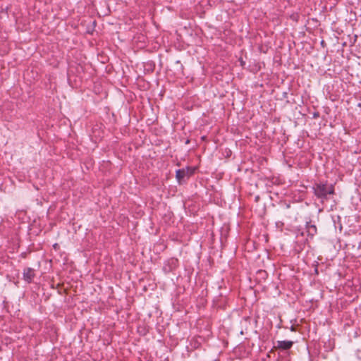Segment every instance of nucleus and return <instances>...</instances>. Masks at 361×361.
Wrapping results in <instances>:
<instances>
[{
	"mask_svg": "<svg viewBox=\"0 0 361 361\" xmlns=\"http://www.w3.org/2000/svg\"><path fill=\"white\" fill-rule=\"evenodd\" d=\"M290 330H291L292 331H295V327L292 326L290 327Z\"/></svg>",
	"mask_w": 361,
	"mask_h": 361,
	"instance_id": "nucleus-8",
	"label": "nucleus"
},
{
	"mask_svg": "<svg viewBox=\"0 0 361 361\" xmlns=\"http://www.w3.org/2000/svg\"><path fill=\"white\" fill-rule=\"evenodd\" d=\"M188 170L189 169L187 170L185 169H181L176 171V177L179 183H181L183 181H184L185 177H188L190 176Z\"/></svg>",
	"mask_w": 361,
	"mask_h": 361,
	"instance_id": "nucleus-5",
	"label": "nucleus"
},
{
	"mask_svg": "<svg viewBox=\"0 0 361 361\" xmlns=\"http://www.w3.org/2000/svg\"><path fill=\"white\" fill-rule=\"evenodd\" d=\"M307 235L312 238L317 233V226L314 224H312L310 221L306 223L305 226Z\"/></svg>",
	"mask_w": 361,
	"mask_h": 361,
	"instance_id": "nucleus-6",
	"label": "nucleus"
},
{
	"mask_svg": "<svg viewBox=\"0 0 361 361\" xmlns=\"http://www.w3.org/2000/svg\"><path fill=\"white\" fill-rule=\"evenodd\" d=\"M312 190L322 203L329 200V195L335 192L334 185L328 184L327 182L315 183L312 186Z\"/></svg>",
	"mask_w": 361,
	"mask_h": 361,
	"instance_id": "nucleus-1",
	"label": "nucleus"
},
{
	"mask_svg": "<svg viewBox=\"0 0 361 361\" xmlns=\"http://www.w3.org/2000/svg\"><path fill=\"white\" fill-rule=\"evenodd\" d=\"M178 261L176 258H171L166 260L163 266V271L166 273L173 271L178 267Z\"/></svg>",
	"mask_w": 361,
	"mask_h": 361,
	"instance_id": "nucleus-2",
	"label": "nucleus"
},
{
	"mask_svg": "<svg viewBox=\"0 0 361 361\" xmlns=\"http://www.w3.org/2000/svg\"><path fill=\"white\" fill-rule=\"evenodd\" d=\"M57 245H58L56 243V244H54V247H56V246H57Z\"/></svg>",
	"mask_w": 361,
	"mask_h": 361,
	"instance_id": "nucleus-10",
	"label": "nucleus"
},
{
	"mask_svg": "<svg viewBox=\"0 0 361 361\" xmlns=\"http://www.w3.org/2000/svg\"><path fill=\"white\" fill-rule=\"evenodd\" d=\"M198 345H199V343L197 344L195 343V348H197L198 346Z\"/></svg>",
	"mask_w": 361,
	"mask_h": 361,
	"instance_id": "nucleus-9",
	"label": "nucleus"
},
{
	"mask_svg": "<svg viewBox=\"0 0 361 361\" xmlns=\"http://www.w3.org/2000/svg\"><path fill=\"white\" fill-rule=\"evenodd\" d=\"M293 341H278L277 345L274 346V348L282 350H286L290 349L293 347Z\"/></svg>",
	"mask_w": 361,
	"mask_h": 361,
	"instance_id": "nucleus-4",
	"label": "nucleus"
},
{
	"mask_svg": "<svg viewBox=\"0 0 361 361\" xmlns=\"http://www.w3.org/2000/svg\"><path fill=\"white\" fill-rule=\"evenodd\" d=\"M319 117V113L318 111H315L312 114L313 118H317Z\"/></svg>",
	"mask_w": 361,
	"mask_h": 361,
	"instance_id": "nucleus-7",
	"label": "nucleus"
},
{
	"mask_svg": "<svg viewBox=\"0 0 361 361\" xmlns=\"http://www.w3.org/2000/svg\"><path fill=\"white\" fill-rule=\"evenodd\" d=\"M23 279L28 283H31L35 276V270L32 268L27 267L23 270Z\"/></svg>",
	"mask_w": 361,
	"mask_h": 361,
	"instance_id": "nucleus-3",
	"label": "nucleus"
}]
</instances>
